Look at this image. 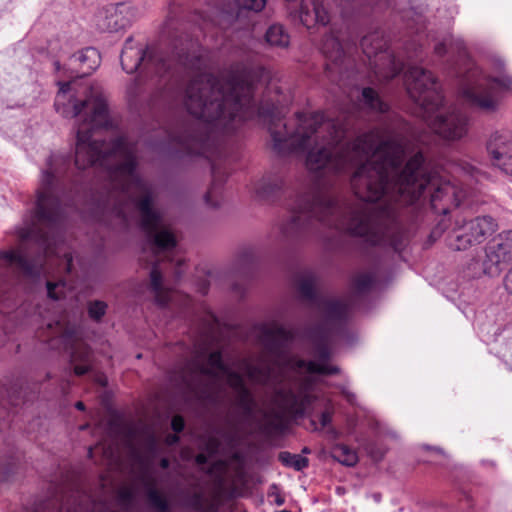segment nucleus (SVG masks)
<instances>
[{
	"label": "nucleus",
	"instance_id": "obj_1",
	"mask_svg": "<svg viewBox=\"0 0 512 512\" xmlns=\"http://www.w3.org/2000/svg\"><path fill=\"white\" fill-rule=\"evenodd\" d=\"M268 129L276 152H307L306 168L315 178L357 168L351 185L359 201L348 203L330 193H314L302 199L281 225L285 238L298 236L314 220L370 245L398 250L404 232L397 220V204H413L426 190L433 206L446 196L458 197L454 185L428 172L421 152L401 168L413 148L407 137L390 128L374 129L346 146L340 145L346 133L344 125L325 120L320 113L301 119L294 134L287 132L281 118L271 114Z\"/></svg>",
	"mask_w": 512,
	"mask_h": 512
},
{
	"label": "nucleus",
	"instance_id": "obj_2",
	"mask_svg": "<svg viewBox=\"0 0 512 512\" xmlns=\"http://www.w3.org/2000/svg\"><path fill=\"white\" fill-rule=\"evenodd\" d=\"M54 105L63 117L78 121L75 165L86 169L97 164L106 170L108 204L113 213L128 223L129 213L137 210L141 229L155 254L175 248L177 240L171 224L153 205V186L143 181L136 171L135 145L122 137L109 144L92 139L93 131L109 122L107 98L102 87L94 84L77 89L75 82L60 83Z\"/></svg>",
	"mask_w": 512,
	"mask_h": 512
},
{
	"label": "nucleus",
	"instance_id": "obj_3",
	"mask_svg": "<svg viewBox=\"0 0 512 512\" xmlns=\"http://www.w3.org/2000/svg\"><path fill=\"white\" fill-rule=\"evenodd\" d=\"M324 320V331L314 339L313 361H305L286 352V344L292 333L284 326L273 323L265 328L262 335L263 355L258 359H243L237 369L257 384L273 388L274 407L261 411L264 418V430L267 433L282 432L287 416H302L315 401L313 389L316 374L332 375L339 372L338 367L329 363L330 330L332 326L344 321L350 313V304L346 299L327 298L317 302Z\"/></svg>",
	"mask_w": 512,
	"mask_h": 512
},
{
	"label": "nucleus",
	"instance_id": "obj_4",
	"mask_svg": "<svg viewBox=\"0 0 512 512\" xmlns=\"http://www.w3.org/2000/svg\"><path fill=\"white\" fill-rule=\"evenodd\" d=\"M256 78L255 71L237 65L219 77L199 74L189 82L183 103L197 128L180 139L188 153L208 157L219 134L233 132L254 114Z\"/></svg>",
	"mask_w": 512,
	"mask_h": 512
},
{
	"label": "nucleus",
	"instance_id": "obj_5",
	"mask_svg": "<svg viewBox=\"0 0 512 512\" xmlns=\"http://www.w3.org/2000/svg\"><path fill=\"white\" fill-rule=\"evenodd\" d=\"M60 162H63L61 157L53 156L49 159L48 169L41 176L35 214L31 223L19 231L21 240L33 242L39 253L30 258L28 253L22 254L15 250L0 251V260L29 277L48 272L49 268H46V265L54 262L67 274L75 271L71 249L62 236L63 212L53 189L57 173L54 164Z\"/></svg>",
	"mask_w": 512,
	"mask_h": 512
},
{
	"label": "nucleus",
	"instance_id": "obj_6",
	"mask_svg": "<svg viewBox=\"0 0 512 512\" xmlns=\"http://www.w3.org/2000/svg\"><path fill=\"white\" fill-rule=\"evenodd\" d=\"M182 382L191 389L203 385L204 393H213L219 389L223 379L235 392V402L241 411L245 423H253L258 412V403L245 385L239 372L233 371L222 360L219 351L209 352L208 343L195 346V354L181 372Z\"/></svg>",
	"mask_w": 512,
	"mask_h": 512
},
{
	"label": "nucleus",
	"instance_id": "obj_7",
	"mask_svg": "<svg viewBox=\"0 0 512 512\" xmlns=\"http://www.w3.org/2000/svg\"><path fill=\"white\" fill-rule=\"evenodd\" d=\"M410 98L423 110L432 131L446 141H458L468 133V118L457 109L440 112L443 97L434 76L427 70L412 66L405 73Z\"/></svg>",
	"mask_w": 512,
	"mask_h": 512
},
{
	"label": "nucleus",
	"instance_id": "obj_8",
	"mask_svg": "<svg viewBox=\"0 0 512 512\" xmlns=\"http://www.w3.org/2000/svg\"><path fill=\"white\" fill-rule=\"evenodd\" d=\"M510 88L512 75L506 71L505 63L499 57L492 58L486 70L469 62L460 84L464 100L470 106L486 112H493L498 108V91Z\"/></svg>",
	"mask_w": 512,
	"mask_h": 512
},
{
	"label": "nucleus",
	"instance_id": "obj_9",
	"mask_svg": "<svg viewBox=\"0 0 512 512\" xmlns=\"http://www.w3.org/2000/svg\"><path fill=\"white\" fill-rule=\"evenodd\" d=\"M46 329L51 332L52 339H59L64 349L70 352L74 373L79 376L86 374L91 367V351L81 340L79 327L75 323L59 320L49 323Z\"/></svg>",
	"mask_w": 512,
	"mask_h": 512
},
{
	"label": "nucleus",
	"instance_id": "obj_10",
	"mask_svg": "<svg viewBox=\"0 0 512 512\" xmlns=\"http://www.w3.org/2000/svg\"><path fill=\"white\" fill-rule=\"evenodd\" d=\"M386 41L380 31L365 35L361 40L364 54L370 60V66L380 79L390 80L402 70V65L387 51Z\"/></svg>",
	"mask_w": 512,
	"mask_h": 512
},
{
	"label": "nucleus",
	"instance_id": "obj_11",
	"mask_svg": "<svg viewBox=\"0 0 512 512\" xmlns=\"http://www.w3.org/2000/svg\"><path fill=\"white\" fill-rule=\"evenodd\" d=\"M498 230L497 221L491 216H478L465 222L450 241V247L464 251L483 243Z\"/></svg>",
	"mask_w": 512,
	"mask_h": 512
},
{
	"label": "nucleus",
	"instance_id": "obj_12",
	"mask_svg": "<svg viewBox=\"0 0 512 512\" xmlns=\"http://www.w3.org/2000/svg\"><path fill=\"white\" fill-rule=\"evenodd\" d=\"M483 272L497 277L512 262V229L504 230L489 241L484 249Z\"/></svg>",
	"mask_w": 512,
	"mask_h": 512
},
{
	"label": "nucleus",
	"instance_id": "obj_13",
	"mask_svg": "<svg viewBox=\"0 0 512 512\" xmlns=\"http://www.w3.org/2000/svg\"><path fill=\"white\" fill-rule=\"evenodd\" d=\"M488 151L493 165L505 174H512V134L508 132L494 133L488 143Z\"/></svg>",
	"mask_w": 512,
	"mask_h": 512
},
{
	"label": "nucleus",
	"instance_id": "obj_14",
	"mask_svg": "<svg viewBox=\"0 0 512 512\" xmlns=\"http://www.w3.org/2000/svg\"><path fill=\"white\" fill-rule=\"evenodd\" d=\"M299 17L307 28L315 24L326 25L329 21V15L319 0H302Z\"/></svg>",
	"mask_w": 512,
	"mask_h": 512
},
{
	"label": "nucleus",
	"instance_id": "obj_15",
	"mask_svg": "<svg viewBox=\"0 0 512 512\" xmlns=\"http://www.w3.org/2000/svg\"><path fill=\"white\" fill-rule=\"evenodd\" d=\"M144 59V47L140 44L135 45L133 40L128 38L121 53V65L123 70L127 73L135 72Z\"/></svg>",
	"mask_w": 512,
	"mask_h": 512
},
{
	"label": "nucleus",
	"instance_id": "obj_16",
	"mask_svg": "<svg viewBox=\"0 0 512 512\" xmlns=\"http://www.w3.org/2000/svg\"><path fill=\"white\" fill-rule=\"evenodd\" d=\"M72 66H78L82 76L91 74L100 65V54L92 47H88L74 54L71 59Z\"/></svg>",
	"mask_w": 512,
	"mask_h": 512
},
{
	"label": "nucleus",
	"instance_id": "obj_17",
	"mask_svg": "<svg viewBox=\"0 0 512 512\" xmlns=\"http://www.w3.org/2000/svg\"><path fill=\"white\" fill-rule=\"evenodd\" d=\"M96 25L102 32H116L125 27V18L114 7L98 13Z\"/></svg>",
	"mask_w": 512,
	"mask_h": 512
},
{
	"label": "nucleus",
	"instance_id": "obj_18",
	"mask_svg": "<svg viewBox=\"0 0 512 512\" xmlns=\"http://www.w3.org/2000/svg\"><path fill=\"white\" fill-rule=\"evenodd\" d=\"M181 45L184 46V44ZM196 48L197 44L192 41L186 43L185 47H181L180 49L176 47L177 51L173 54V61L191 70L199 69L201 66V56L196 51Z\"/></svg>",
	"mask_w": 512,
	"mask_h": 512
},
{
	"label": "nucleus",
	"instance_id": "obj_19",
	"mask_svg": "<svg viewBox=\"0 0 512 512\" xmlns=\"http://www.w3.org/2000/svg\"><path fill=\"white\" fill-rule=\"evenodd\" d=\"M142 482L147 488L149 504L158 512H167L169 510L168 500L156 489L155 480L147 470L142 473Z\"/></svg>",
	"mask_w": 512,
	"mask_h": 512
},
{
	"label": "nucleus",
	"instance_id": "obj_20",
	"mask_svg": "<svg viewBox=\"0 0 512 512\" xmlns=\"http://www.w3.org/2000/svg\"><path fill=\"white\" fill-rule=\"evenodd\" d=\"M150 288L158 304L166 305L171 299L172 292L163 285L162 271L158 263L150 271Z\"/></svg>",
	"mask_w": 512,
	"mask_h": 512
},
{
	"label": "nucleus",
	"instance_id": "obj_21",
	"mask_svg": "<svg viewBox=\"0 0 512 512\" xmlns=\"http://www.w3.org/2000/svg\"><path fill=\"white\" fill-rule=\"evenodd\" d=\"M282 184V180L277 176H264L253 184L255 197L258 199H268L281 189Z\"/></svg>",
	"mask_w": 512,
	"mask_h": 512
},
{
	"label": "nucleus",
	"instance_id": "obj_22",
	"mask_svg": "<svg viewBox=\"0 0 512 512\" xmlns=\"http://www.w3.org/2000/svg\"><path fill=\"white\" fill-rule=\"evenodd\" d=\"M321 50L323 54L335 64L341 62L344 56V47L340 42L339 36L334 32L325 36Z\"/></svg>",
	"mask_w": 512,
	"mask_h": 512
},
{
	"label": "nucleus",
	"instance_id": "obj_23",
	"mask_svg": "<svg viewBox=\"0 0 512 512\" xmlns=\"http://www.w3.org/2000/svg\"><path fill=\"white\" fill-rule=\"evenodd\" d=\"M317 277L312 271H304L298 275L297 287L301 296L307 300H314L316 296Z\"/></svg>",
	"mask_w": 512,
	"mask_h": 512
},
{
	"label": "nucleus",
	"instance_id": "obj_24",
	"mask_svg": "<svg viewBox=\"0 0 512 512\" xmlns=\"http://www.w3.org/2000/svg\"><path fill=\"white\" fill-rule=\"evenodd\" d=\"M268 45L275 48H287L290 44V36L280 24L271 25L265 34Z\"/></svg>",
	"mask_w": 512,
	"mask_h": 512
},
{
	"label": "nucleus",
	"instance_id": "obj_25",
	"mask_svg": "<svg viewBox=\"0 0 512 512\" xmlns=\"http://www.w3.org/2000/svg\"><path fill=\"white\" fill-rule=\"evenodd\" d=\"M333 459L342 465L352 467L358 462V455L355 450L345 444H336L331 451Z\"/></svg>",
	"mask_w": 512,
	"mask_h": 512
},
{
	"label": "nucleus",
	"instance_id": "obj_26",
	"mask_svg": "<svg viewBox=\"0 0 512 512\" xmlns=\"http://www.w3.org/2000/svg\"><path fill=\"white\" fill-rule=\"evenodd\" d=\"M279 460L283 465L294 468L297 471H300L308 466V459L299 454L281 452L279 454Z\"/></svg>",
	"mask_w": 512,
	"mask_h": 512
},
{
	"label": "nucleus",
	"instance_id": "obj_27",
	"mask_svg": "<svg viewBox=\"0 0 512 512\" xmlns=\"http://www.w3.org/2000/svg\"><path fill=\"white\" fill-rule=\"evenodd\" d=\"M362 98L365 105L372 110L384 112L387 109L386 104L380 100L378 94L372 88H364L362 91Z\"/></svg>",
	"mask_w": 512,
	"mask_h": 512
},
{
	"label": "nucleus",
	"instance_id": "obj_28",
	"mask_svg": "<svg viewBox=\"0 0 512 512\" xmlns=\"http://www.w3.org/2000/svg\"><path fill=\"white\" fill-rule=\"evenodd\" d=\"M375 282V277L371 273L363 272L355 276L353 285L358 293H364L370 290Z\"/></svg>",
	"mask_w": 512,
	"mask_h": 512
},
{
	"label": "nucleus",
	"instance_id": "obj_29",
	"mask_svg": "<svg viewBox=\"0 0 512 512\" xmlns=\"http://www.w3.org/2000/svg\"><path fill=\"white\" fill-rule=\"evenodd\" d=\"M267 0H235L239 11H251L258 13L266 6Z\"/></svg>",
	"mask_w": 512,
	"mask_h": 512
},
{
	"label": "nucleus",
	"instance_id": "obj_30",
	"mask_svg": "<svg viewBox=\"0 0 512 512\" xmlns=\"http://www.w3.org/2000/svg\"><path fill=\"white\" fill-rule=\"evenodd\" d=\"M107 305L102 301H93L88 306L89 316L94 320H100L106 313Z\"/></svg>",
	"mask_w": 512,
	"mask_h": 512
},
{
	"label": "nucleus",
	"instance_id": "obj_31",
	"mask_svg": "<svg viewBox=\"0 0 512 512\" xmlns=\"http://www.w3.org/2000/svg\"><path fill=\"white\" fill-rule=\"evenodd\" d=\"M255 249L253 247H244L238 253V261L241 264H247L254 260L255 258Z\"/></svg>",
	"mask_w": 512,
	"mask_h": 512
},
{
	"label": "nucleus",
	"instance_id": "obj_32",
	"mask_svg": "<svg viewBox=\"0 0 512 512\" xmlns=\"http://www.w3.org/2000/svg\"><path fill=\"white\" fill-rule=\"evenodd\" d=\"M60 285H64V283L62 281L59 283L47 282V293L50 298L57 300L62 297V292H56V288Z\"/></svg>",
	"mask_w": 512,
	"mask_h": 512
},
{
	"label": "nucleus",
	"instance_id": "obj_33",
	"mask_svg": "<svg viewBox=\"0 0 512 512\" xmlns=\"http://www.w3.org/2000/svg\"><path fill=\"white\" fill-rule=\"evenodd\" d=\"M203 501V493L195 492L190 498V505L195 509H200Z\"/></svg>",
	"mask_w": 512,
	"mask_h": 512
},
{
	"label": "nucleus",
	"instance_id": "obj_34",
	"mask_svg": "<svg viewBox=\"0 0 512 512\" xmlns=\"http://www.w3.org/2000/svg\"><path fill=\"white\" fill-rule=\"evenodd\" d=\"M269 497L274 499L276 505L281 506L284 504L285 499L277 492V487L273 485L268 493Z\"/></svg>",
	"mask_w": 512,
	"mask_h": 512
},
{
	"label": "nucleus",
	"instance_id": "obj_35",
	"mask_svg": "<svg viewBox=\"0 0 512 512\" xmlns=\"http://www.w3.org/2000/svg\"><path fill=\"white\" fill-rule=\"evenodd\" d=\"M332 415H333V411L331 409H326L324 412H322V414L320 416L321 427L324 428L331 423Z\"/></svg>",
	"mask_w": 512,
	"mask_h": 512
},
{
	"label": "nucleus",
	"instance_id": "obj_36",
	"mask_svg": "<svg viewBox=\"0 0 512 512\" xmlns=\"http://www.w3.org/2000/svg\"><path fill=\"white\" fill-rule=\"evenodd\" d=\"M172 429L179 433L184 429V420L181 416H174L171 422Z\"/></svg>",
	"mask_w": 512,
	"mask_h": 512
},
{
	"label": "nucleus",
	"instance_id": "obj_37",
	"mask_svg": "<svg viewBox=\"0 0 512 512\" xmlns=\"http://www.w3.org/2000/svg\"><path fill=\"white\" fill-rule=\"evenodd\" d=\"M505 290L512 295V267L506 273L503 280Z\"/></svg>",
	"mask_w": 512,
	"mask_h": 512
},
{
	"label": "nucleus",
	"instance_id": "obj_38",
	"mask_svg": "<svg viewBox=\"0 0 512 512\" xmlns=\"http://www.w3.org/2000/svg\"><path fill=\"white\" fill-rule=\"evenodd\" d=\"M449 49L452 51H457L459 53L464 52V43L462 42V40L459 39L455 41L449 40Z\"/></svg>",
	"mask_w": 512,
	"mask_h": 512
},
{
	"label": "nucleus",
	"instance_id": "obj_39",
	"mask_svg": "<svg viewBox=\"0 0 512 512\" xmlns=\"http://www.w3.org/2000/svg\"><path fill=\"white\" fill-rule=\"evenodd\" d=\"M447 40L439 42L435 45L434 51L437 55H444L447 52Z\"/></svg>",
	"mask_w": 512,
	"mask_h": 512
},
{
	"label": "nucleus",
	"instance_id": "obj_40",
	"mask_svg": "<svg viewBox=\"0 0 512 512\" xmlns=\"http://www.w3.org/2000/svg\"><path fill=\"white\" fill-rule=\"evenodd\" d=\"M120 498L123 500V501H131V499L133 498V491L129 488H123L120 490Z\"/></svg>",
	"mask_w": 512,
	"mask_h": 512
},
{
	"label": "nucleus",
	"instance_id": "obj_41",
	"mask_svg": "<svg viewBox=\"0 0 512 512\" xmlns=\"http://www.w3.org/2000/svg\"><path fill=\"white\" fill-rule=\"evenodd\" d=\"M342 394L350 404H356V395L354 393L344 388L342 389Z\"/></svg>",
	"mask_w": 512,
	"mask_h": 512
},
{
	"label": "nucleus",
	"instance_id": "obj_42",
	"mask_svg": "<svg viewBox=\"0 0 512 512\" xmlns=\"http://www.w3.org/2000/svg\"><path fill=\"white\" fill-rule=\"evenodd\" d=\"M212 196H213V191H209L206 195H205V202L211 206V207H217L219 205L218 201H213L212 200Z\"/></svg>",
	"mask_w": 512,
	"mask_h": 512
},
{
	"label": "nucleus",
	"instance_id": "obj_43",
	"mask_svg": "<svg viewBox=\"0 0 512 512\" xmlns=\"http://www.w3.org/2000/svg\"><path fill=\"white\" fill-rule=\"evenodd\" d=\"M136 85H137V82L134 81L132 84H130L128 87H127V92L130 96H135L137 91H136Z\"/></svg>",
	"mask_w": 512,
	"mask_h": 512
},
{
	"label": "nucleus",
	"instance_id": "obj_44",
	"mask_svg": "<svg viewBox=\"0 0 512 512\" xmlns=\"http://www.w3.org/2000/svg\"><path fill=\"white\" fill-rule=\"evenodd\" d=\"M209 446H210V447H209V450H210L211 452L216 451V450H217V448H218V446H219V442H218V440H217V439H215V438L211 439V440L209 441Z\"/></svg>",
	"mask_w": 512,
	"mask_h": 512
},
{
	"label": "nucleus",
	"instance_id": "obj_45",
	"mask_svg": "<svg viewBox=\"0 0 512 512\" xmlns=\"http://www.w3.org/2000/svg\"><path fill=\"white\" fill-rule=\"evenodd\" d=\"M160 62H161V67L160 68H157V72L158 73H161L162 70L163 72L167 71L168 69H170L171 67V64H166V62L163 60V59H160Z\"/></svg>",
	"mask_w": 512,
	"mask_h": 512
},
{
	"label": "nucleus",
	"instance_id": "obj_46",
	"mask_svg": "<svg viewBox=\"0 0 512 512\" xmlns=\"http://www.w3.org/2000/svg\"><path fill=\"white\" fill-rule=\"evenodd\" d=\"M179 440V437L177 435H168L167 438H166V442L169 444V445H172V444H175L177 441Z\"/></svg>",
	"mask_w": 512,
	"mask_h": 512
},
{
	"label": "nucleus",
	"instance_id": "obj_47",
	"mask_svg": "<svg viewBox=\"0 0 512 512\" xmlns=\"http://www.w3.org/2000/svg\"><path fill=\"white\" fill-rule=\"evenodd\" d=\"M196 462L198 464H205L207 462V457L204 454H198L196 456Z\"/></svg>",
	"mask_w": 512,
	"mask_h": 512
},
{
	"label": "nucleus",
	"instance_id": "obj_48",
	"mask_svg": "<svg viewBox=\"0 0 512 512\" xmlns=\"http://www.w3.org/2000/svg\"><path fill=\"white\" fill-rule=\"evenodd\" d=\"M160 466H161L163 469L168 468V466H169V460H168L167 458H163V459H161V461H160Z\"/></svg>",
	"mask_w": 512,
	"mask_h": 512
},
{
	"label": "nucleus",
	"instance_id": "obj_49",
	"mask_svg": "<svg viewBox=\"0 0 512 512\" xmlns=\"http://www.w3.org/2000/svg\"><path fill=\"white\" fill-rule=\"evenodd\" d=\"M75 407L78 409V410H84L85 409V405L83 402L81 401H78L76 404H75Z\"/></svg>",
	"mask_w": 512,
	"mask_h": 512
},
{
	"label": "nucleus",
	"instance_id": "obj_50",
	"mask_svg": "<svg viewBox=\"0 0 512 512\" xmlns=\"http://www.w3.org/2000/svg\"><path fill=\"white\" fill-rule=\"evenodd\" d=\"M259 113H260L261 115H266V114H268V112H266L263 108H260V109H259Z\"/></svg>",
	"mask_w": 512,
	"mask_h": 512
},
{
	"label": "nucleus",
	"instance_id": "obj_51",
	"mask_svg": "<svg viewBox=\"0 0 512 512\" xmlns=\"http://www.w3.org/2000/svg\"><path fill=\"white\" fill-rule=\"evenodd\" d=\"M6 480V476L0 474V481H5Z\"/></svg>",
	"mask_w": 512,
	"mask_h": 512
},
{
	"label": "nucleus",
	"instance_id": "obj_52",
	"mask_svg": "<svg viewBox=\"0 0 512 512\" xmlns=\"http://www.w3.org/2000/svg\"><path fill=\"white\" fill-rule=\"evenodd\" d=\"M473 171H475V169H474L473 167H469L468 172L472 174V173H473Z\"/></svg>",
	"mask_w": 512,
	"mask_h": 512
},
{
	"label": "nucleus",
	"instance_id": "obj_53",
	"mask_svg": "<svg viewBox=\"0 0 512 512\" xmlns=\"http://www.w3.org/2000/svg\"><path fill=\"white\" fill-rule=\"evenodd\" d=\"M303 452H304V453H309V449L305 447V448L303 449Z\"/></svg>",
	"mask_w": 512,
	"mask_h": 512
},
{
	"label": "nucleus",
	"instance_id": "obj_54",
	"mask_svg": "<svg viewBox=\"0 0 512 512\" xmlns=\"http://www.w3.org/2000/svg\"><path fill=\"white\" fill-rule=\"evenodd\" d=\"M312 425L314 426V429H315V430H317V429H318V428H317V426H316V423H315L314 421L312 422Z\"/></svg>",
	"mask_w": 512,
	"mask_h": 512
},
{
	"label": "nucleus",
	"instance_id": "obj_55",
	"mask_svg": "<svg viewBox=\"0 0 512 512\" xmlns=\"http://www.w3.org/2000/svg\"><path fill=\"white\" fill-rule=\"evenodd\" d=\"M55 66H56V69L58 70L59 69V63L55 62Z\"/></svg>",
	"mask_w": 512,
	"mask_h": 512
},
{
	"label": "nucleus",
	"instance_id": "obj_56",
	"mask_svg": "<svg viewBox=\"0 0 512 512\" xmlns=\"http://www.w3.org/2000/svg\"><path fill=\"white\" fill-rule=\"evenodd\" d=\"M92 455V448L89 449V456Z\"/></svg>",
	"mask_w": 512,
	"mask_h": 512
}]
</instances>
